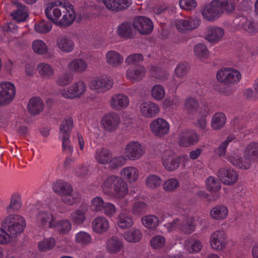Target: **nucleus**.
I'll list each match as a JSON object with an SVG mask.
<instances>
[{
	"mask_svg": "<svg viewBox=\"0 0 258 258\" xmlns=\"http://www.w3.org/2000/svg\"><path fill=\"white\" fill-rule=\"evenodd\" d=\"M121 177L110 175L105 177L101 185L103 192L117 199L124 198L128 194V188L126 180L130 183L138 180L140 176L139 170L133 166L123 167L120 171Z\"/></svg>",
	"mask_w": 258,
	"mask_h": 258,
	"instance_id": "f257e3e1",
	"label": "nucleus"
},
{
	"mask_svg": "<svg viewBox=\"0 0 258 258\" xmlns=\"http://www.w3.org/2000/svg\"><path fill=\"white\" fill-rule=\"evenodd\" d=\"M234 9V5L229 0H213L202 11L204 19L214 21L220 17L224 10L229 12Z\"/></svg>",
	"mask_w": 258,
	"mask_h": 258,
	"instance_id": "f03ea898",
	"label": "nucleus"
},
{
	"mask_svg": "<svg viewBox=\"0 0 258 258\" xmlns=\"http://www.w3.org/2000/svg\"><path fill=\"white\" fill-rule=\"evenodd\" d=\"M202 220L197 217H179L175 218L172 222L164 225L168 232L177 229L182 230L185 233H190L195 230V227L198 223H201Z\"/></svg>",
	"mask_w": 258,
	"mask_h": 258,
	"instance_id": "7ed1b4c3",
	"label": "nucleus"
},
{
	"mask_svg": "<svg viewBox=\"0 0 258 258\" xmlns=\"http://www.w3.org/2000/svg\"><path fill=\"white\" fill-rule=\"evenodd\" d=\"M26 222L22 216L19 215L11 214L5 217L1 223V227L10 235L16 236L24 231Z\"/></svg>",
	"mask_w": 258,
	"mask_h": 258,
	"instance_id": "20e7f679",
	"label": "nucleus"
},
{
	"mask_svg": "<svg viewBox=\"0 0 258 258\" xmlns=\"http://www.w3.org/2000/svg\"><path fill=\"white\" fill-rule=\"evenodd\" d=\"M66 1L64 0H53L48 2L45 8V13L48 19L54 24L59 26L62 11L60 7L63 8Z\"/></svg>",
	"mask_w": 258,
	"mask_h": 258,
	"instance_id": "39448f33",
	"label": "nucleus"
},
{
	"mask_svg": "<svg viewBox=\"0 0 258 258\" xmlns=\"http://www.w3.org/2000/svg\"><path fill=\"white\" fill-rule=\"evenodd\" d=\"M244 158L241 157L240 152L235 150L228 153L226 159L234 166L243 170H247L250 168L252 163L254 162L250 157L243 154Z\"/></svg>",
	"mask_w": 258,
	"mask_h": 258,
	"instance_id": "423d86ee",
	"label": "nucleus"
},
{
	"mask_svg": "<svg viewBox=\"0 0 258 258\" xmlns=\"http://www.w3.org/2000/svg\"><path fill=\"white\" fill-rule=\"evenodd\" d=\"M145 153V149L138 141H131L125 146L124 154L127 160L135 161L141 159Z\"/></svg>",
	"mask_w": 258,
	"mask_h": 258,
	"instance_id": "0eeeda50",
	"label": "nucleus"
},
{
	"mask_svg": "<svg viewBox=\"0 0 258 258\" xmlns=\"http://www.w3.org/2000/svg\"><path fill=\"white\" fill-rule=\"evenodd\" d=\"M217 80L226 85L236 84L241 78L240 73L232 68H224L217 72L216 74Z\"/></svg>",
	"mask_w": 258,
	"mask_h": 258,
	"instance_id": "6e6552de",
	"label": "nucleus"
},
{
	"mask_svg": "<svg viewBox=\"0 0 258 258\" xmlns=\"http://www.w3.org/2000/svg\"><path fill=\"white\" fill-rule=\"evenodd\" d=\"M15 95L16 88L14 84L7 81L0 83V106L10 104Z\"/></svg>",
	"mask_w": 258,
	"mask_h": 258,
	"instance_id": "1a4fd4ad",
	"label": "nucleus"
},
{
	"mask_svg": "<svg viewBox=\"0 0 258 258\" xmlns=\"http://www.w3.org/2000/svg\"><path fill=\"white\" fill-rule=\"evenodd\" d=\"M121 122L119 115L113 111L105 114L101 119L102 128L108 132H114L117 130Z\"/></svg>",
	"mask_w": 258,
	"mask_h": 258,
	"instance_id": "9d476101",
	"label": "nucleus"
},
{
	"mask_svg": "<svg viewBox=\"0 0 258 258\" xmlns=\"http://www.w3.org/2000/svg\"><path fill=\"white\" fill-rule=\"evenodd\" d=\"M113 85V81L110 77L102 75L94 78L90 83L89 87L97 93H104L109 90Z\"/></svg>",
	"mask_w": 258,
	"mask_h": 258,
	"instance_id": "9b49d317",
	"label": "nucleus"
},
{
	"mask_svg": "<svg viewBox=\"0 0 258 258\" xmlns=\"http://www.w3.org/2000/svg\"><path fill=\"white\" fill-rule=\"evenodd\" d=\"M174 152L169 148L163 152L162 155V163L164 167L168 170L173 171L177 169L181 160L186 159L187 156L183 155L173 159Z\"/></svg>",
	"mask_w": 258,
	"mask_h": 258,
	"instance_id": "f8f14e48",
	"label": "nucleus"
},
{
	"mask_svg": "<svg viewBox=\"0 0 258 258\" xmlns=\"http://www.w3.org/2000/svg\"><path fill=\"white\" fill-rule=\"evenodd\" d=\"M150 129L152 133L157 137H163L169 132L170 124L165 119L158 117L152 120L150 123Z\"/></svg>",
	"mask_w": 258,
	"mask_h": 258,
	"instance_id": "ddd939ff",
	"label": "nucleus"
},
{
	"mask_svg": "<svg viewBox=\"0 0 258 258\" xmlns=\"http://www.w3.org/2000/svg\"><path fill=\"white\" fill-rule=\"evenodd\" d=\"M217 175L221 182L226 185H232L235 184L238 181L239 177L237 172L233 168L229 167L220 168Z\"/></svg>",
	"mask_w": 258,
	"mask_h": 258,
	"instance_id": "4468645a",
	"label": "nucleus"
},
{
	"mask_svg": "<svg viewBox=\"0 0 258 258\" xmlns=\"http://www.w3.org/2000/svg\"><path fill=\"white\" fill-rule=\"evenodd\" d=\"M133 27L137 32L142 34H148L154 28L151 20L144 16L135 17L133 20Z\"/></svg>",
	"mask_w": 258,
	"mask_h": 258,
	"instance_id": "2eb2a0df",
	"label": "nucleus"
},
{
	"mask_svg": "<svg viewBox=\"0 0 258 258\" xmlns=\"http://www.w3.org/2000/svg\"><path fill=\"white\" fill-rule=\"evenodd\" d=\"M199 140V135L196 132L185 130L179 133L177 142L180 147H188L197 144Z\"/></svg>",
	"mask_w": 258,
	"mask_h": 258,
	"instance_id": "dca6fc26",
	"label": "nucleus"
},
{
	"mask_svg": "<svg viewBox=\"0 0 258 258\" xmlns=\"http://www.w3.org/2000/svg\"><path fill=\"white\" fill-rule=\"evenodd\" d=\"M227 242V235L223 230L216 231L210 236V244L214 250H223L226 247Z\"/></svg>",
	"mask_w": 258,
	"mask_h": 258,
	"instance_id": "f3484780",
	"label": "nucleus"
},
{
	"mask_svg": "<svg viewBox=\"0 0 258 258\" xmlns=\"http://www.w3.org/2000/svg\"><path fill=\"white\" fill-rule=\"evenodd\" d=\"M63 9V15L58 26L66 27L72 25L75 21L76 14L73 6L68 2H66Z\"/></svg>",
	"mask_w": 258,
	"mask_h": 258,
	"instance_id": "a211bd4d",
	"label": "nucleus"
},
{
	"mask_svg": "<svg viewBox=\"0 0 258 258\" xmlns=\"http://www.w3.org/2000/svg\"><path fill=\"white\" fill-rule=\"evenodd\" d=\"M139 110L142 115L146 118H153L160 112L159 106L151 101L142 102L140 105Z\"/></svg>",
	"mask_w": 258,
	"mask_h": 258,
	"instance_id": "6ab92c4d",
	"label": "nucleus"
},
{
	"mask_svg": "<svg viewBox=\"0 0 258 258\" xmlns=\"http://www.w3.org/2000/svg\"><path fill=\"white\" fill-rule=\"evenodd\" d=\"M111 108L116 111L125 109L129 105L128 97L123 94H116L113 95L109 101Z\"/></svg>",
	"mask_w": 258,
	"mask_h": 258,
	"instance_id": "aec40b11",
	"label": "nucleus"
},
{
	"mask_svg": "<svg viewBox=\"0 0 258 258\" xmlns=\"http://www.w3.org/2000/svg\"><path fill=\"white\" fill-rule=\"evenodd\" d=\"M200 20L199 18H190L175 20V26L179 32H184L197 28L200 25Z\"/></svg>",
	"mask_w": 258,
	"mask_h": 258,
	"instance_id": "412c9836",
	"label": "nucleus"
},
{
	"mask_svg": "<svg viewBox=\"0 0 258 258\" xmlns=\"http://www.w3.org/2000/svg\"><path fill=\"white\" fill-rule=\"evenodd\" d=\"M124 244L121 239L116 236L109 237L105 243L106 252L111 254H116L122 251Z\"/></svg>",
	"mask_w": 258,
	"mask_h": 258,
	"instance_id": "4be33fe9",
	"label": "nucleus"
},
{
	"mask_svg": "<svg viewBox=\"0 0 258 258\" xmlns=\"http://www.w3.org/2000/svg\"><path fill=\"white\" fill-rule=\"evenodd\" d=\"M91 227L95 233L102 234L106 233L109 230L110 223L106 217L99 216L93 220Z\"/></svg>",
	"mask_w": 258,
	"mask_h": 258,
	"instance_id": "5701e85b",
	"label": "nucleus"
},
{
	"mask_svg": "<svg viewBox=\"0 0 258 258\" xmlns=\"http://www.w3.org/2000/svg\"><path fill=\"white\" fill-rule=\"evenodd\" d=\"M225 35L224 29L220 27L213 26L207 28L206 39L212 43L221 41Z\"/></svg>",
	"mask_w": 258,
	"mask_h": 258,
	"instance_id": "b1692460",
	"label": "nucleus"
},
{
	"mask_svg": "<svg viewBox=\"0 0 258 258\" xmlns=\"http://www.w3.org/2000/svg\"><path fill=\"white\" fill-rule=\"evenodd\" d=\"M99 3H103L105 7L112 11H119L127 8L130 3L128 0H96Z\"/></svg>",
	"mask_w": 258,
	"mask_h": 258,
	"instance_id": "393cba45",
	"label": "nucleus"
},
{
	"mask_svg": "<svg viewBox=\"0 0 258 258\" xmlns=\"http://www.w3.org/2000/svg\"><path fill=\"white\" fill-rule=\"evenodd\" d=\"M49 228H54L59 233L66 234L72 229V224L68 220H61L56 221L55 217H52L51 220L49 222Z\"/></svg>",
	"mask_w": 258,
	"mask_h": 258,
	"instance_id": "a878e982",
	"label": "nucleus"
},
{
	"mask_svg": "<svg viewBox=\"0 0 258 258\" xmlns=\"http://www.w3.org/2000/svg\"><path fill=\"white\" fill-rule=\"evenodd\" d=\"M146 69L143 66L137 68H130L126 72V77L127 80L132 82H137L141 81L145 76Z\"/></svg>",
	"mask_w": 258,
	"mask_h": 258,
	"instance_id": "bb28decb",
	"label": "nucleus"
},
{
	"mask_svg": "<svg viewBox=\"0 0 258 258\" xmlns=\"http://www.w3.org/2000/svg\"><path fill=\"white\" fill-rule=\"evenodd\" d=\"M117 226L122 230L128 229L134 224L133 218L125 211H122L116 218Z\"/></svg>",
	"mask_w": 258,
	"mask_h": 258,
	"instance_id": "cd10ccee",
	"label": "nucleus"
},
{
	"mask_svg": "<svg viewBox=\"0 0 258 258\" xmlns=\"http://www.w3.org/2000/svg\"><path fill=\"white\" fill-rule=\"evenodd\" d=\"M105 59L106 62L110 66L117 68L123 62L124 58L118 52L115 50H109L106 53Z\"/></svg>",
	"mask_w": 258,
	"mask_h": 258,
	"instance_id": "c85d7f7f",
	"label": "nucleus"
},
{
	"mask_svg": "<svg viewBox=\"0 0 258 258\" xmlns=\"http://www.w3.org/2000/svg\"><path fill=\"white\" fill-rule=\"evenodd\" d=\"M44 103L42 99L38 97L31 98L27 104L28 111L32 115H37L43 110Z\"/></svg>",
	"mask_w": 258,
	"mask_h": 258,
	"instance_id": "c756f323",
	"label": "nucleus"
},
{
	"mask_svg": "<svg viewBox=\"0 0 258 258\" xmlns=\"http://www.w3.org/2000/svg\"><path fill=\"white\" fill-rule=\"evenodd\" d=\"M56 46L60 51L64 53H69L73 50L75 44L69 38L61 36L56 39Z\"/></svg>",
	"mask_w": 258,
	"mask_h": 258,
	"instance_id": "7c9ffc66",
	"label": "nucleus"
},
{
	"mask_svg": "<svg viewBox=\"0 0 258 258\" xmlns=\"http://www.w3.org/2000/svg\"><path fill=\"white\" fill-rule=\"evenodd\" d=\"M122 237L127 242L135 243L141 240L143 234L140 229L137 228H133L124 231L122 234Z\"/></svg>",
	"mask_w": 258,
	"mask_h": 258,
	"instance_id": "2f4dec72",
	"label": "nucleus"
},
{
	"mask_svg": "<svg viewBox=\"0 0 258 258\" xmlns=\"http://www.w3.org/2000/svg\"><path fill=\"white\" fill-rule=\"evenodd\" d=\"M52 189L54 192L60 196L61 198L66 195H68L73 190V187L70 183L62 181H58L54 183Z\"/></svg>",
	"mask_w": 258,
	"mask_h": 258,
	"instance_id": "473e14b6",
	"label": "nucleus"
},
{
	"mask_svg": "<svg viewBox=\"0 0 258 258\" xmlns=\"http://www.w3.org/2000/svg\"><path fill=\"white\" fill-rule=\"evenodd\" d=\"M228 214L229 211L227 207L223 205L215 206L210 212L211 217L217 220L225 219L228 216Z\"/></svg>",
	"mask_w": 258,
	"mask_h": 258,
	"instance_id": "72a5a7b5",
	"label": "nucleus"
},
{
	"mask_svg": "<svg viewBox=\"0 0 258 258\" xmlns=\"http://www.w3.org/2000/svg\"><path fill=\"white\" fill-rule=\"evenodd\" d=\"M87 207H81L71 214V220L74 225H80L83 224L86 219Z\"/></svg>",
	"mask_w": 258,
	"mask_h": 258,
	"instance_id": "f704fd0d",
	"label": "nucleus"
},
{
	"mask_svg": "<svg viewBox=\"0 0 258 258\" xmlns=\"http://www.w3.org/2000/svg\"><path fill=\"white\" fill-rule=\"evenodd\" d=\"M88 68L86 61L82 58H76L71 61L68 64L69 70L77 73L85 72Z\"/></svg>",
	"mask_w": 258,
	"mask_h": 258,
	"instance_id": "c9c22d12",
	"label": "nucleus"
},
{
	"mask_svg": "<svg viewBox=\"0 0 258 258\" xmlns=\"http://www.w3.org/2000/svg\"><path fill=\"white\" fill-rule=\"evenodd\" d=\"M133 24L123 22L119 24L117 28L116 33L121 38L127 39L133 35Z\"/></svg>",
	"mask_w": 258,
	"mask_h": 258,
	"instance_id": "e433bc0d",
	"label": "nucleus"
},
{
	"mask_svg": "<svg viewBox=\"0 0 258 258\" xmlns=\"http://www.w3.org/2000/svg\"><path fill=\"white\" fill-rule=\"evenodd\" d=\"M14 5L18 8V10L12 13L13 19L18 22L24 21L28 16L26 8L17 1L14 2Z\"/></svg>",
	"mask_w": 258,
	"mask_h": 258,
	"instance_id": "4c0bfd02",
	"label": "nucleus"
},
{
	"mask_svg": "<svg viewBox=\"0 0 258 258\" xmlns=\"http://www.w3.org/2000/svg\"><path fill=\"white\" fill-rule=\"evenodd\" d=\"M95 157L97 161L101 164H108L112 157L111 152L105 148H98L96 150Z\"/></svg>",
	"mask_w": 258,
	"mask_h": 258,
	"instance_id": "58836bf2",
	"label": "nucleus"
},
{
	"mask_svg": "<svg viewBox=\"0 0 258 258\" xmlns=\"http://www.w3.org/2000/svg\"><path fill=\"white\" fill-rule=\"evenodd\" d=\"M53 215L48 212L40 211L37 214L35 218V223L37 226L40 228H45L49 225L50 220H51Z\"/></svg>",
	"mask_w": 258,
	"mask_h": 258,
	"instance_id": "ea45409f",
	"label": "nucleus"
},
{
	"mask_svg": "<svg viewBox=\"0 0 258 258\" xmlns=\"http://www.w3.org/2000/svg\"><path fill=\"white\" fill-rule=\"evenodd\" d=\"M75 241L76 243L81 246H87L92 242V237L89 233L80 231L75 235Z\"/></svg>",
	"mask_w": 258,
	"mask_h": 258,
	"instance_id": "a19ab883",
	"label": "nucleus"
},
{
	"mask_svg": "<svg viewBox=\"0 0 258 258\" xmlns=\"http://www.w3.org/2000/svg\"><path fill=\"white\" fill-rule=\"evenodd\" d=\"M243 154L250 157L254 162L258 161V143L255 142L249 143L245 147Z\"/></svg>",
	"mask_w": 258,
	"mask_h": 258,
	"instance_id": "79ce46f5",
	"label": "nucleus"
},
{
	"mask_svg": "<svg viewBox=\"0 0 258 258\" xmlns=\"http://www.w3.org/2000/svg\"><path fill=\"white\" fill-rule=\"evenodd\" d=\"M37 70L41 77L47 79L52 77L54 74V70L52 66L45 62L39 63Z\"/></svg>",
	"mask_w": 258,
	"mask_h": 258,
	"instance_id": "37998d69",
	"label": "nucleus"
},
{
	"mask_svg": "<svg viewBox=\"0 0 258 258\" xmlns=\"http://www.w3.org/2000/svg\"><path fill=\"white\" fill-rule=\"evenodd\" d=\"M199 107L198 100L192 97L187 98L183 104V109L188 114H192L196 112Z\"/></svg>",
	"mask_w": 258,
	"mask_h": 258,
	"instance_id": "c03bdc74",
	"label": "nucleus"
},
{
	"mask_svg": "<svg viewBox=\"0 0 258 258\" xmlns=\"http://www.w3.org/2000/svg\"><path fill=\"white\" fill-rule=\"evenodd\" d=\"M160 221L158 218L154 215L145 216L142 218L143 225L149 229H154L159 225Z\"/></svg>",
	"mask_w": 258,
	"mask_h": 258,
	"instance_id": "a18cd8bd",
	"label": "nucleus"
},
{
	"mask_svg": "<svg viewBox=\"0 0 258 258\" xmlns=\"http://www.w3.org/2000/svg\"><path fill=\"white\" fill-rule=\"evenodd\" d=\"M185 246L189 253H194L199 252L203 245L200 241L196 239H190L185 241Z\"/></svg>",
	"mask_w": 258,
	"mask_h": 258,
	"instance_id": "49530a36",
	"label": "nucleus"
},
{
	"mask_svg": "<svg viewBox=\"0 0 258 258\" xmlns=\"http://www.w3.org/2000/svg\"><path fill=\"white\" fill-rule=\"evenodd\" d=\"M241 28L247 33L253 34L258 31L257 25L245 18H242L240 21Z\"/></svg>",
	"mask_w": 258,
	"mask_h": 258,
	"instance_id": "de8ad7c7",
	"label": "nucleus"
},
{
	"mask_svg": "<svg viewBox=\"0 0 258 258\" xmlns=\"http://www.w3.org/2000/svg\"><path fill=\"white\" fill-rule=\"evenodd\" d=\"M206 189L212 192L218 191L221 187L219 180L213 176L209 177L205 181Z\"/></svg>",
	"mask_w": 258,
	"mask_h": 258,
	"instance_id": "09e8293b",
	"label": "nucleus"
},
{
	"mask_svg": "<svg viewBox=\"0 0 258 258\" xmlns=\"http://www.w3.org/2000/svg\"><path fill=\"white\" fill-rule=\"evenodd\" d=\"M226 122V117L222 112L216 113L213 117L211 125L214 130H218L223 127Z\"/></svg>",
	"mask_w": 258,
	"mask_h": 258,
	"instance_id": "8fccbe9b",
	"label": "nucleus"
},
{
	"mask_svg": "<svg viewBox=\"0 0 258 258\" xmlns=\"http://www.w3.org/2000/svg\"><path fill=\"white\" fill-rule=\"evenodd\" d=\"M72 86L76 98H79L85 94L87 86L83 81L79 80L73 83Z\"/></svg>",
	"mask_w": 258,
	"mask_h": 258,
	"instance_id": "3c124183",
	"label": "nucleus"
},
{
	"mask_svg": "<svg viewBox=\"0 0 258 258\" xmlns=\"http://www.w3.org/2000/svg\"><path fill=\"white\" fill-rule=\"evenodd\" d=\"M162 183L161 178L155 174L148 175L145 180L146 186L150 189H156L159 187Z\"/></svg>",
	"mask_w": 258,
	"mask_h": 258,
	"instance_id": "603ef678",
	"label": "nucleus"
},
{
	"mask_svg": "<svg viewBox=\"0 0 258 258\" xmlns=\"http://www.w3.org/2000/svg\"><path fill=\"white\" fill-rule=\"evenodd\" d=\"M32 47L34 52L38 54H44L48 51L47 46L43 40L40 39H36L33 41Z\"/></svg>",
	"mask_w": 258,
	"mask_h": 258,
	"instance_id": "864d4df0",
	"label": "nucleus"
},
{
	"mask_svg": "<svg viewBox=\"0 0 258 258\" xmlns=\"http://www.w3.org/2000/svg\"><path fill=\"white\" fill-rule=\"evenodd\" d=\"M235 137L233 135H230L222 142L215 150V153L220 156H224L226 155L227 148L229 144L233 141Z\"/></svg>",
	"mask_w": 258,
	"mask_h": 258,
	"instance_id": "5fc2aeb1",
	"label": "nucleus"
},
{
	"mask_svg": "<svg viewBox=\"0 0 258 258\" xmlns=\"http://www.w3.org/2000/svg\"><path fill=\"white\" fill-rule=\"evenodd\" d=\"M127 159L125 155H120L111 158L109 162V167L111 169H117L124 165Z\"/></svg>",
	"mask_w": 258,
	"mask_h": 258,
	"instance_id": "6e6d98bb",
	"label": "nucleus"
},
{
	"mask_svg": "<svg viewBox=\"0 0 258 258\" xmlns=\"http://www.w3.org/2000/svg\"><path fill=\"white\" fill-rule=\"evenodd\" d=\"M166 243V238L161 235L154 236L150 240V246L153 249H160L164 247Z\"/></svg>",
	"mask_w": 258,
	"mask_h": 258,
	"instance_id": "4d7b16f0",
	"label": "nucleus"
},
{
	"mask_svg": "<svg viewBox=\"0 0 258 258\" xmlns=\"http://www.w3.org/2000/svg\"><path fill=\"white\" fill-rule=\"evenodd\" d=\"M151 93L152 97L157 101L162 100L165 96V91L164 87L158 84L153 86Z\"/></svg>",
	"mask_w": 258,
	"mask_h": 258,
	"instance_id": "13d9d810",
	"label": "nucleus"
},
{
	"mask_svg": "<svg viewBox=\"0 0 258 258\" xmlns=\"http://www.w3.org/2000/svg\"><path fill=\"white\" fill-rule=\"evenodd\" d=\"M52 24L50 22L42 20L35 24V31L41 34H45L49 32L52 29Z\"/></svg>",
	"mask_w": 258,
	"mask_h": 258,
	"instance_id": "bf43d9fd",
	"label": "nucleus"
},
{
	"mask_svg": "<svg viewBox=\"0 0 258 258\" xmlns=\"http://www.w3.org/2000/svg\"><path fill=\"white\" fill-rule=\"evenodd\" d=\"M73 125V121L71 118H68L63 120L60 126V136L70 135Z\"/></svg>",
	"mask_w": 258,
	"mask_h": 258,
	"instance_id": "052dcab7",
	"label": "nucleus"
},
{
	"mask_svg": "<svg viewBox=\"0 0 258 258\" xmlns=\"http://www.w3.org/2000/svg\"><path fill=\"white\" fill-rule=\"evenodd\" d=\"M21 207V198L19 195L17 194L13 195L11 199V203L9 206L7 207L6 210L7 212L10 213L19 210Z\"/></svg>",
	"mask_w": 258,
	"mask_h": 258,
	"instance_id": "680f3d73",
	"label": "nucleus"
},
{
	"mask_svg": "<svg viewBox=\"0 0 258 258\" xmlns=\"http://www.w3.org/2000/svg\"><path fill=\"white\" fill-rule=\"evenodd\" d=\"M195 54L200 59H205L209 55V52L207 46L202 43H199L194 47Z\"/></svg>",
	"mask_w": 258,
	"mask_h": 258,
	"instance_id": "e2e57ef3",
	"label": "nucleus"
},
{
	"mask_svg": "<svg viewBox=\"0 0 258 258\" xmlns=\"http://www.w3.org/2000/svg\"><path fill=\"white\" fill-rule=\"evenodd\" d=\"M105 203L101 197H95L91 201L90 208L94 212H101Z\"/></svg>",
	"mask_w": 258,
	"mask_h": 258,
	"instance_id": "0e129e2a",
	"label": "nucleus"
},
{
	"mask_svg": "<svg viewBox=\"0 0 258 258\" xmlns=\"http://www.w3.org/2000/svg\"><path fill=\"white\" fill-rule=\"evenodd\" d=\"M80 200V195L78 192L73 190L71 192L62 198V201L68 205H73L79 202Z\"/></svg>",
	"mask_w": 258,
	"mask_h": 258,
	"instance_id": "69168bd1",
	"label": "nucleus"
},
{
	"mask_svg": "<svg viewBox=\"0 0 258 258\" xmlns=\"http://www.w3.org/2000/svg\"><path fill=\"white\" fill-rule=\"evenodd\" d=\"M73 80V76L68 72H65L59 75L56 80V83L59 86H66L69 85Z\"/></svg>",
	"mask_w": 258,
	"mask_h": 258,
	"instance_id": "338daca9",
	"label": "nucleus"
},
{
	"mask_svg": "<svg viewBox=\"0 0 258 258\" xmlns=\"http://www.w3.org/2000/svg\"><path fill=\"white\" fill-rule=\"evenodd\" d=\"M55 245V240L53 237L44 238L38 243V248L41 251H46L52 248Z\"/></svg>",
	"mask_w": 258,
	"mask_h": 258,
	"instance_id": "774afa93",
	"label": "nucleus"
}]
</instances>
